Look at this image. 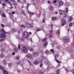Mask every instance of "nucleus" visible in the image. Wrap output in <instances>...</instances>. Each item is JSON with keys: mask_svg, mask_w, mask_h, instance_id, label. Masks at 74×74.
Returning <instances> with one entry per match:
<instances>
[{"mask_svg": "<svg viewBox=\"0 0 74 74\" xmlns=\"http://www.w3.org/2000/svg\"><path fill=\"white\" fill-rule=\"evenodd\" d=\"M41 59H43V60H45V58L43 56H42Z\"/></svg>", "mask_w": 74, "mask_h": 74, "instance_id": "obj_28", "label": "nucleus"}, {"mask_svg": "<svg viewBox=\"0 0 74 74\" xmlns=\"http://www.w3.org/2000/svg\"><path fill=\"white\" fill-rule=\"evenodd\" d=\"M0 69H1V70H3L4 69V68L2 66H0Z\"/></svg>", "mask_w": 74, "mask_h": 74, "instance_id": "obj_33", "label": "nucleus"}, {"mask_svg": "<svg viewBox=\"0 0 74 74\" xmlns=\"http://www.w3.org/2000/svg\"><path fill=\"white\" fill-rule=\"evenodd\" d=\"M1 25L2 26V27H4V24H1Z\"/></svg>", "mask_w": 74, "mask_h": 74, "instance_id": "obj_46", "label": "nucleus"}, {"mask_svg": "<svg viewBox=\"0 0 74 74\" xmlns=\"http://www.w3.org/2000/svg\"><path fill=\"white\" fill-rule=\"evenodd\" d=\"M12 1V2H13V3H15V1H14V0H10Z\"/></svg>", "mask_w": 74, "mask_h": 74, "instance_id": "obj_54", "label": "nucleus"}, {"mask_svg": "<svg viewBox=\"0 0 74 74\" xmlns=\"http://www.w3.org/2000/svg\"><path fill=\"white\" fill-rule=\"evenodd\" d=\"M41 29H36V32H38L39 31H40V30H41Z\"/></svg>", "mask_w": 74, "mask_h": 74, "instance_id": "obj_24", "label": "nucleus"}, {"mask_svg": "<svg viewBox=\"0 0 74 74\" xmlns=\"http://www.w3.org/2000/svg\"><path fill=\"white\" fill-rule=\"evenodd\" d=\"M12 14H15V12H12Z\"/></svg>", "mask_w": 74, "mask_h": 74, "instance_id": "obj_53", "label": "nucleus"}, {"mask_svg": "<svg viewBox=\"0 0 74 74\" xmlns=\"http://www.w3.org/2000/svg\"><path fill=\"white\" fill-rule=\"evenodd\" d=\"M28 13L30 14V15H33V14H34V13H32L29 11H28Z\"/></svg>", "mask_w": 74, "mask_h": 74, "instance_id": "obj_18", "label": "nucleus"}, {"mask_svg": "<svg viewBox=\"0 0 74 74\" xmlns=\"http://www.w3.org/2000/svg\"><path fill=\"white\" fill-rule=\"evenodd\" d=\"M48 3H49V4H51V2H50V1H48Z\"/></svg>", "mask_w": 74, "mask_h": 74, "instance_id": "obj_56", "label": "nucleus"}, {"mask_svg": "<svg viewBox=\"0 0 74 74\" xmlns=\"http://www.w3.org/2000/svg\"><path fill=\"white\" fill-rule=\"evenodd\" d=\"M21 27H23L24 28H25V26H24V25H21Z\"/></svg>", "mask_w": 74, "mask_h": 74, "instance_id": "obj_43", "label": "nucleus"}, {"mask_svg": "<svg viewBox=\"0 0 74 74\" xmlns=\"http://www.w3.org/2000/svg\"><path fill=\"white\" fill-rule=\"evenodd\" d=\"M45 63L46 64H48L49 63V62H46Z\"/></svg>", "mask_w": 74, "mask_h": 74, "instance_id": "obj_37", "label": "nucleus"}, {"mask_svg": "<svg viewBox=\"0 0 74 74\" xmlns=\"http://www.w3.org/2000/svg\"><path fill=\"white\" fill-rule=\"evenodd\" d=\"M64 41H65V42H66V41H69V40H70V39H69L68 38L65 37L64 38Z\"/></svg>", "mask_w": 74, "mask_h": 74, "instance_id": "obj_8", "label": "nucleus"}, {"mask_svg": "<svg viewBox=\"0 0 74 74\" xmlns=\"http://www.w3.org/2000/svg\"><path fill=\"white\" fill-rule=\"evenodd\" d=\"M28 62H29V65L30 66H32L33 65V64H32L31 63H30V61L29 60H28Z\"/></svg>", "mask_w": 74, "mask_h": 74, "instance_id": "obj_30", "label": "nucleus"}, {"mask_svg": "<svg viewBox=\"0 0 74 74\" xmlns=\"http://www.w3.org/2000/svg\"><path fill=\"white\" fill-rule=\"evenodd\" d=\"M39 74H44V72H42V71H40L39 72Z\"/></svg>", "mask_w": 74, "mask_h": 74, "instance_id": "obj_25", "label": "nucleus"}, {"mask_svg": "<svg viewBox=\"0 0 74 74\" xmlns=\"http://www.w3.org/2000/svg\"><path fill=\"white\" fill-rule=\"evenodd\" d=\"M21 50L24 53H26L27 52V49L26 47L24 46L23 47L21 48Z\"/></svg>", "mask_w": 74, "mask_h": 74, "instance_id": "obj_3", "label": "nucleus"}, {"mask_svg": "<svg viewBox=\"0 0 74 74\" xmlns=\"http://www.w3.org/2000/svg\"><path fill=\"white\" fill-rule=\"evenodd\" d=\"M14 51H15V52H17V51H18V49L16 48H14Z\"/></svg>", "mask_w": 74, "mask_h": 74, "instance_id": "obj_19", "label": "nucleus"}, {"mask_svg": "<svg viewBox=\"0 0 74 74\" xmlns=\"http://www.w3.org/2000/svg\"><path fill=\"white\" fill-rule=\"evenodd\" d=\"M56 62L58 63H61V62L59 61L58 60H56Z\"/></svg>", "mask_w": 74, "mask_h": 74, "instance_id": "obj_36", "label": "nucleus"}, {"mask_svg": "<svg viewBox=\"0 0 74 74\" xmlns=\"http://www.w3.org/2000/svg\"><path fill=\"white\" fill-rule=\"evenodd\" d=\"M13 5H17V4L16 3L15 4H13Z\"/></svg>", "mask_w": 74, "mask_h": 74, "instance_id": "obj_60", "label": "nucleus"}, {"mask_svg": "<svg viewBox=\"0 0 74 74\" xmlns=\"http://www.w3.org/2000/svg\"><path fill=\"white\" fill-rule=\"evenodd\" d=\"M47 45H48V43L47 42H46L44 43L43 46L45 48L46 47H47Z\"/></svg>", "mask_w": 74, "mask_h": 74, "instance_id": "obj_10", "label": "nucleus"}, {"mask_svg": "<svg viewBox=\"0 0 74 74\" xmlns=\"http://www.w3.org/2000/svg\"><path fill=\"white\" fill-rule=\"evenodd\" d=\"M53 37V35L52 34H50L49 35V37L50 38H51V37Z\"/></svg>", "mask_w": 74, "mask_h": 74, "instance_id": "obj_32", "label": "nucleus"}, {"mask_svg": "<svg viewBox=\"0 0 74 74\" xmlns=\"http://www.w3.org/2000/svg\"><path fill=\"white\" fill-rule=\"evenodd\" d=\"M45 53L47 54V53H49V51L48 50H46L45 52Z\"/></svg>", "mask_w": 74, "mask_h": 74, "instance_id": "obj_29", "label": "nucleus"}, {"mask_svg": "<svg viewBox=\"0 0 74 74\" xmlns=\"http://www.w3.org/2000/svg\"><path fill=\"white\" fill-rule=\"evenodd\" d=\"M29 50L30 51H31L32 52H33V51H34V49L33 48H32V47H29Z\"/></svg>", "mask_w": 74, "mask_h": 74, "instance_id": "obj_13", "label": "nucleus"}, {"mask_svg": "<svg viewBox=\"0 0 74 74\" xmlns=\"http://www.w3.org/2000/svg\"><path fill=\"white\" fill-rule=\"evenodd\" d=\"M43 65V64H41L40 65V67H42V65Z\"/></svg>", "mask_w": 74, "mask_h": 74, "instance_id": "obj_51", "label": "nucleus"}, {"mask_svg": "<svg viewBox=\"0 0 74 74\" xmlns=\"http://www.w3.org/2000/svg\"><path fill=\"white\" fill-rule=\"evenodd\" d=\"M68 11H69V10H68V8H66V10H65L66 12H68Z\"/></svg>", "mask_w": 74, "mask_h": 74, "instance_id": "obj_34", "label": "nucleus"}, {"mask_svg": "<svg viewBox=\"0 0 74 74\" xmlns=\"http://www.w3.org/2000/svg\"><path fill=\"white\" fill-rule=\"evenodd\" d=\"M21 40L23 41H24V39H23V38H22V39H21Z\"/></svg>", "mask_w": 74, "mask_h": 74, "instance_id": "obj_59", "label": "nucleus"}, {"mask_svg": "<svg viewBox=\"0 0 74 74\" xmlns=\"http://www.w3.org/2000/svg\"><path fill=\"white\" fill-rule=\"evenodd\" d=\"M21 63V62H18V63H17V64H19V63Z\"/></svg>", "mask_w": 74, "mask_h": 74, "instance_id": "obj_61", "label": "nucleus"}, {"mask_svg": "<svg viewBox=\"0 0 74 74\" xmlns=\"http://www.w3.org/2000/svg\"><path fill=\"white\" fill-rule=\"evenodd\" d=\"M39 54L37 52H35L33 53V55L34 57H37L38 56Z\"/></svg>", "mask_w": 74, "mask_h": 74, "instance_id": "obj_5", "label": "nucleus"}, {"mask_svg": "<svg viewBox=\"0 0 74 74\" xmlns=\"http://www.w3.org/2000/svg\"><path fill=\"white\" fill-rule=\"evenodd\" d=\"M69 18H70V21H69V22H70V21H72V17L70 16L69 17Z\"/></svg>", "mask_w": 74, "mask_h": 74, "instance_id": "obj_31", "label": "nucleus"}, {"mask_svg": "<svg viewBox=\"0 0 74 74\" xmlns=\"http://www.w3.org/2000/svg\"><path fill=\"white\" fill-rule=\"evenodd\" d=\"M53 24H51V29H52V26H53Z\"/></svg>", "mask_w": 74, "mask_h": 74, "instance_id": "obj_62", "label": "nucleus"}, {"mask_svg": "<svg viewBox=\"0 0 74 74\" xmlns=\"http://www.w3.org/2000/svg\"><path fill=\"white\" fill-rule=\"evenodd\" d=\"M34 64L37 65L38 64V62L37 61H35L34 62Z\"/></svg>", "mask_w": 74, "mask_h": 74, "instance_id": "obj_17", "label": "nucleus"}, {"mask_svg": "<svg viewBox=\"0 0 74 74\" xmlns=\"http://www.w3.org/2000/svg\"><path fill=\"white\" fill-rule=\"evenodd\" d=\"M26 26L27 27H33V26H30V24H26Z\"/></svg>", "mask_w": 74, "mask_h": 74, "instance_id": "obj_11", "label": "nucleus"}, {"mask_svg": "<svg viewBox=\"0 0 74 74\" xmlns=\"http://www.w3.org/2000/svg\"><path fill=\"white\" fill-rule=\"evenodd\" d=\"M53 3H56V0L53 1Z\"/></svg>", "mask_w": 74, "mask_h": 74, "instance_id": "obj_55", "label": "nucleus"}, {"mask_svg": "<svg viewBox=\"0 0 74 74\" xmlns=\"http://www.w3.org/2000/svg\"><path fill=\"white\" fill-rule=\"evenodd\" d=\"M72 25H73V23H70V24H69L70 26H72Z\"/></svg>", "mask_w": 74, "mask_h": 74, "instance_id": "obj_42", "label": "nucleus"}, {"mask_svg": "<svg viewBox=\"0 0 74 74\" xmlns=\"http://www.w3.org/2000/svg\"><path fill=\"white\" fill-rule=\"evenodd\" d=\"M22 12L23 14V15H25V12L23 10L22 11Z\"/></svg>", "mask_w": 74, "mask_h": 74, "instance_id": "obj_47", "label": "nucleus"}, {"mask_svg": "<svg viewBox=\"0 0 74 74\" xmlns=\"http://www.w3.org/2000/svg\"><path fill=\"white\" fill-rule=\"evenodd\" d=\"M19 58L18 57H16V59H19Z\"/></svg>", "mask_w": 74, "mask_h": 74, "instance_id": "obj_57", "label": "nucleus"}, {"mask_svg": "<svg viewBox=\"0 0 74 74\" xmlns=\"http://www.w3.org/2000/svg\"><path fill=\"white\" fill-rule=\"evenodd\" d=\"M29 34H32V33L31 32H29Z\"/></svg>", "mask_w": 74, "mask_h": 74, "instance_id": "obj_64", "label": "nucleus"}, {"mask_svg": "<svg viewBox=\"0 0 74 74\" xmlns=\"http://www.w3.org/2000/svg\"><path fill=\"white\" fill-rule=\"evenodd\" d=\"M10 16L11 18H13V15H12V16L11 15H10Z\"/></svg>", "mask_w": 74, "mask_h": 74, "instance_id": "obj_58", "label": "nucleus"}, {"mask_svg": "<svg viewBox=\"0 0 74 74\" xmlns=\"http://www.w3.org/2000/svg\"><path fill=\"white\" fill-rule=\"evenodd\" d=\"M3 72L4 74H8V73L7 71L4 70H3Z\"/></svg>", "mask_w": 74, "mask_h": 74, "instance_id": "obj_12", "label": "nucleus"}, {"mask_svg": "<svg viewBox=\"0 0 74 74\" xmlns=\"http://www.w3.org/2000/svg\"><path fill=\"white\" fill-rule=\"evenodd\" d=\"M2 32H0V41H4L5 38L6 37L5 34L7 32L4 29V28H2L1 29Z\"/></svg>", "mask_w": 74, "mask_h": 74, "instance_id": "obj_1", "label": "nucleus"}, {"mask_svg": "<svg viewBox=\"0 0 74 74\" xmlns=\"http://www.w3.org/2000/svg\"><path fill=\"white\" fill-rule=\"evenodd\" d=\"M59 12L60 15H62L65 12V11H63L62 10H60Z\"/></svg>", "mask_w": 74, "mask_h": 74, "instance_id": "obj_7", "label": "nucleus"}, {"mask_svg": "<svg viewBox=\"0 0 74 74\" xmlns=\"http://www.w3.org/2000/svg\"><path fill=\"white\" fill-rule=\"evenodd\" d=\"M0 56L1 58H3L4 57V54H1L0 55Z\"/></svg>", "mask_w": 74, "mask_h": 74, "instance_id": "obj_26", "label": "nucleus"}, {"mask_svg": "<svg viewBox=\"0 0 74 74\" xmlns=\"http://www.w3.org/2000/svg\"><path fill=\"white\" fill-rule=\"evenodd\" d=\"M60 69H57L56 71V73L57 74H60Z\"/></svg>", "mask_w": 74, "mask_h": 74, "instance_id": "obj_14", "label": "nucleus"}, {"mask_svg": "<svg viewBox=\"0 0 74 74\" xmlns=\"http://www.w3.org/2000/svg\"><path fill=\"white\" fill-rule=\"evenodd\" d=\"M52 19L53 21H55V20H56V18L53 17L52 18Z\"/></svg>", "mask_w": 74, "mask_h": 74, "instance_id": "obj_20", "label": "nucleus"}, {"mask_svg": "<svg viewBox=\"0 0 74 74\" xmlns=\"http://www.w3.org/2000/svg\"><path fill=\"white\" fill-rule=\"evenodd\" d=\"M18 49H21V46L19 45H18Z\"/></svg>", "mask_w": 74, "mask_h": 74, "instance_id": "obj_41", "label": "nucleus"}, {"mask_svg": "<svg viewBox=\"0 0 74 74\" xmlns=\"http://www.w3.org/2000/svg\"><path fill=\"white\" fill-rule=\"evenodd\" d=\"M2 16L3 17H5V14H4V13L2 14Z\"/></svg>", "mask_w": 74, "mask_h": 74, "instance_id": "obj_27", "label": "nucleus"}, {"mask_svg": "<svg viewBox=\"0 0 74 74\" xmlns=\"http://www.w3.org/2000/svg\"><path fill=\"white\" fill-rule=\"evenodd\" d=\"M2 5L3 6H5V4L4 3H2Z\"/></svg>", "mask_w": 74, "mask_h": 74, "instance_id": "obj_52", "label": "nucleus"}, {"mask_svg": "<svg viewBox=\"0 0 74 74\" xmlns=\"http://www.w3.org/2000/svg\"><path fill=\"white\" fill-rule=\"evenodd\" d=\"M50 51L51 52H53V53H54V51H53V49H51L50 50Z\"/></svg>", "mask_w": 74, "mask_h": 74, "instance_id": "obj_39", "label": "nucleus"}, {"mask_svg": "<svg viewBox=\"0 0 74 74\" xmlns=\"http://www.w3.org/2000/svg\"><path fill=\"white\" fill-rule=\"evenodd\" d=\"M47 38L45 39L43 41V42H45V41L47 40Z\"/></svg>", "mask_w": 74, "mask_h": 74, "instance_id": "obj_48", "label": "nucleus"}, {"mask_svg": "<svg viewBox=\"0 0 74 74\" xmlns=\"http://www.w3.org/2000/svg\"><path fill=\"white\" fill-rule=\"evenodd\" d=\"M28 35L27 33L24 32L23 33V37L25 38H26L28 37Z\"/></svg>", "mask_w": 74, "mask_h": 74, "instance_id": "obj_2", "label": "nucleus"}, {"mask_svg": "<svg viewBox=\"0 0 74 74\" xmlns=\"http://www.w3.org/2000/svg\"><path fill=\"white\" fill-rule=\"evenodd\" d=\"M10 6H11V7H10V8L11 9V8H12L13 7H12V5H11L10 3Z\"/></svg>", "mask_w": 74, "mask_h": 74, "instance_id": "obj_50", "label": "nucleus"}, {"mask_svg": "<svg viewBox=\"0 0 74 74\" xmlns=\"http://www.w3.org/2000/svg\"><path fill=\"white\" fill-rule=\"evenodd\" d=\"M61 21L62 23V26H63L64 25H66V21L65 19L64 18L62 19L61 20Z\"/></svg>", "mask_w": 74, "mask_h": 74, "instance_id": "obj_4", "label": "nucleus"}, {"mask_svg": "<svg viewBox=\"0 0 74 74\" xmlns=\"http://www.w3.org/2000/svg\"><path fill=\"white\" fill-rule=\"evenodd\" d=\"M62 15L64 18L67 17V15L65 13H64Z\"/></svg>", "mask_w": 74, "mask_h": 74, "instance_id": "obj_16", "label": "nucleus"}, {"mask_svg": "<svg viewBox=\"0 0 74 74\" xmlns=\"http://www.w3.org/2000/svg\"><path fill=\"white\" fill-rule=\"evenodd\" d=\"M17 1H18V3H20V0H18Z\"/></svg>", "mask_w": 74, "mask_h": 74, "instance_id": "obj_63", "label": "nucleus"}, {"mask_svg": "<svg viewBox=\"0 0 74 74\" xmlns=\"http://www.w3.org/2000/svg\"><path fill=\"white\" fill-rule=\"evenodd\" d=\"M2 62L4 63V64L5 65H6V64H7V61L6 60H3L2 61Z\"/></svg>", "mask_w": 74, "mask_h": 74, "instance_id": "obj_15", "label": "nucleus"}, {"mask_svg": "<svg viewBox=\"0 0 74 74\" xmlns=\"http://www.w3.org/2000/svg\"><path fill=\"white\" fill-rule=\"evenodd\" d=\"M26 57L29 59H31V58H32V55L30 54H27V55Z\"/></svg>", "mask_w": 74, "mask_h": 74, "instance_id": "obj_6", "label": "nucleus"}, {"mask_svg": "<svg viewBox=\"0 0 74 74\" xmlns=\"http://www.w3.org/2000/svg\"><path fill=\"white\" fill-rule=\"evenodd\" d=\"M63 5V1H60L59 3V6H62Z\"/></svg>", "mask_w": 74, "mask_h": 74, "instance_id": "obj_9", "label": "nucleus"}, {"mask_svg": "<svg viewBox=\"0 0 74 74\" xmlns=\"http://www.w3.org/2000/svg\"><path fill=\"white\" fill-rule=\"evenodd\" d=\"M36 2L37 3H38L40 2V0H36Z\"/></svg>", "mask_w": 74, "mask_h": 74, "instance_id": "obj_35", "label": "nucleus"}, {"mask_svg": "<svg viewBox=\"0 0 74 74\" xmlns=\"http://www.w3.org/2000/svg\"><path fill=\"white\" fill-rule=\"evenodd\" d=\"M60 31V29H59L57 32V33L58 34V35H59L60 34V33L59 32Z\"/></svg>", "mask_w": 74, "mask_h": 74, "instance_id": "obj_22", "label": "nucleus"}, {"mask_svg": "<svg viewBox=\"0 0 74 74\" xmlns=\"http://www.w3.org/2000/svg\"><path fill=\"white\" fill-rule=\"evenodd\" d=\"M15 52H14L12 53V55H15Z\"/></svg>", "mask_w": 74, "mask_h": 74, "instance_id": "obj_45", "label": "nucleus"}, {"mask_svg": "<svg viewBox=\"0 0 74 74\" xmlns=\"http://www.w3.org/2000/svg\"><path fill=\"white\" fill-rule=\"evenodd\" d=\"M55 58H57V57H58L59 56V54H55L54 56Z\"/></svg>", "mask_w": 74, "mask_h": 74, "instance_id": "obj_23", "label": "nucleus"}, {"mask_svg": "<svg viewBox=\"0 0 74 74\" xmlns=\"http://www.w3.org/2000/svg\"><path fill=\"white\" fill-rule=\"evenodd\" d=\"M29 5H30V4H29V3L27 4V9H28V7H29Z\"/></svg>", "mask_w": 74, "mask_h": 74, "instance_id": "obj_40", "label": "nucleus"}, {"mask_svg": "<svg viewBox=\"0 0 74 74\" xmlns=\"http://www.w3.org/2000/svg\"><path fill=\"white\" fill-rule=\"evenodd\" d=\"M5 2L6 3H10V2H9V1H8V0H5Z\"/></svg>", "mask_w": 74, "mask_h": 74, "instance_id": "obj_44", "label": "nucleus"}, {"mask_svg": "<svg viewBox=\"0 0 74 74\" xmlns=\"http://www.w3.org/2000/svg\"><path fill=\"white\" fill-rule=\"evenodd\" d=\"M53 32V30H52V29L50 31V32L51 33H52Z\"/></svg>", "mask_w": 74, "mask_h": 74, "instance_id": "obj_38", "label": "nucleus"}, {"mask_svg": "<svg viewBox=\"0 0 74 74\" xmlns=\"http://www.w3.org/2000/svg\"><path fill=\"white\" fill-rule=\"evenodd\" d=\"M49 9L51 10H53V7L52 6H50L49 7Z\"/></svg>", "mask_w": 74, "mask_h": 74, "instance_id": "obj_21", "label": "nucleus"}, {"mask_svg": "<svg viewBox=\"0 0 74 74\" xmlns=\"http://www.w3.org/2000/svg\"><path fill=\"white\" fill-rule=\"evenodd\" d=\"M42 22H43V23H45V19H43V20H42Z\"/></svg>", "mask_w": 74, "mask_h": 74, "instance_id": "obj_49", "label": "nucleus"}]
</instances>
